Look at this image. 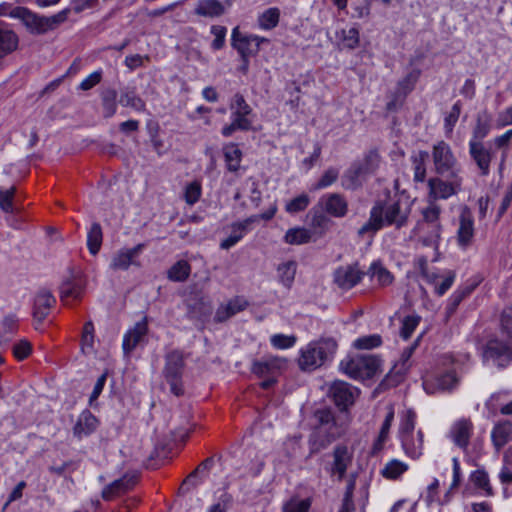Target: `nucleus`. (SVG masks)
Instances as JSON below:
<instances>
[{"instance_id":"obj_1","label":"nucleus","mask_w":512,"mask_h":512,"mask_svg":"<svg viewBox=\"0 0 512 512\" xmlns=\"http://www.w3.org/2000/svg\"><path fill=\"white\" fill-rule=\"evenodd\" d=\"M500 334L506 340H490L484 349L483 358L486 362L504 368L512 363V307L506 308L501 314Z\"/></svg>"},{"instance_id":"obj_2","label":"nucleus","mask_w":512,"mask_h":512,"mask_svg":"<svg viewBox=\"0 0 512 512\" xmlns=\"http://www.w3.org/2000/svg\"><path fill=\"white\" fill-rule=\"evenodd\" d=\"M314 419L316 426L309 437V447L311 453H318L339 437L341 432L330 408L316 410Z\"/></svg>"},{"instance_id":"obj_3","label":"nucleus","mask_w":512,"mask_h":512,"mask_svg":"<svg viewBox=\"0 0 512 512\" xmlns=\"http://www.w3.org/2000/svg\"><path fill=\"white\" fill-rule=\"evenodd\" d=\"M336 350L337 342L333 338L312 341L300 350L299 367L302 371H314L331 361Z\"/></svg>"},{"instance_id":"obj_4","label":"nucleus","mask_w":512,"mask_h":512,"mask_svg":"<svg viewBox=\"0 0 512 512\" xmlns=\"http://www.w3.org/2000/svg\"><path fill=\"white\" fill-rule=\"evenodd\" d=\"M229 109L231 111V122L221 129V134L224 137H230L236 131L253 130L256 114L242 94L236 93L233 95L229 103Z\"/></svg>"},{"instance_id":"obj_5","label":"nucleus","mask_w":512,"mask_h":512,"mask_svg":"<svg viewBox=\"0 0 512 512\" xmlns=\"http://www.w3.org/2000/svg\"><path fill=\"white\" fill-rule=\"evenodd\" d=\"M381 361L375 355L347 356L340 362V369L348 377L364 380L374 377L380 369Z\"/></svg>"},{"instance_id":"obj_6","label":"nucleus","mask_w":512,"mask_h":512,"mask_svg":"<svg viewBox=\"0 0 512 512\" xmlns=\"http://www.w3.org/2000/svg\"><path fill=\"white\" fill-rule=\"evenodd\" d=\"M431 158L433 171L438 176L461 174L462 168L459 164L451 146L444 140L437 141L432 146Z\"/></svg>"},{"instance_id":"obj_7","label":"nucleus","mask_w":512,"mask_h":512,"mask_svg":"<svg viewBox=\"0 0 512 512\" xmlns=\"http://www.w3.org/2000/svg\"><path fill=\"white\" fill-rule=\"evenodd\" d=\"M372 208L380 210L382 227L394 226L396 229L406 226L411 212L410 206L400 199H390L386 202L377 201Z\"/></svg>"},{"instance_id":"obj_8","label":"nucleus","mask_w":512,"mask_h":512,"mask_svg":"<svg viewBox=\"0 0 512 512\" xmlns=\"http://www.w3.org/2000/svg\"><path fill=\"white\" fill-rule=\"evenodd\" d=\"M463 177L461 174L455 176H434L427 181L428 198L436 202L438 199H448L462 190Z\"/></svg>"},{"instance_id":"obj_9","label":"nucleus","mask_w":512,"mask_h":512,"mask_svg":"<svg viewBox=\"0 0 512 512\" xmlns=\"http://www.w3.org/2000/svg\"><path fill=\"white\" fill-rule=\"evenodd\" d=\"M184 369L183 354L174 350L166 355V364L164 368V376L170 385V391L176 395L181 396L184 393L182 385V373Z\"/></svg>"},{"instance_id":"obj_10","label":"nucleus","mask_w":512,"mask_h":512,"mask_svg":"<svg viewBox=\"0 0 512 512\" xmlns=\"http://www.w3.org/2000/svg\"><path fill=\"white\" fill-rule=\"evenodd\" d=\"M357 263L340 266L333 273V281L341 290L347 291L355 287L365 276Z\"/></svg>"},{"instance_id":"obj_11","label":"nucleus","mask_w":512,"mask_h":512,"mask_svg":"<svg viewBox=\"0 0 512 512\" xmlns=\"http://www.w3.org/2000/svg\"><path fill=\"white\" fill-rule=\"evenodd\" d=\"M459 383V379L455 372L448 371L446 373L427 377L423 380V389L427 394L433 395L437 393L451 392Z\"/></svg>"},{"instance_id":"obj_12","label":"nucleus","mask_w":512,"mask_h":512,"mask_svg":"<svg viewBox=\"0 0 512 512\" xmlns=\"http://www.w3.org/2000/svg\"><path fill=\"white\" fill-rule=\"evenodd\" d=\"M474 217L471 210L464 206L459 215V226L456 232V240L459 247L466 249L469 247L474 238Z\"/></svg>"},{"instance_id":"obj_13","label":"nucleus","mask_w":512,"mask_h":512,"mask_svg":"<svg viewBox=\"0 0 512 512\" xmlns=\"http://www.w3.org/2000/svg\"><path fill=\"white\" fill-rule=\"evenodd\" d=\"M358 392L349 383L337 380L330 385L328 394L338 407L346 409L354 403Z\"/></svg>"},{"instance_id":"obj_14","label":"nucleus","mask_w":512,"mask_h":512,"mask_svg":"<svg viewBox=\"0 0 512 512\" xmlns=\"http://www.w3.org/2000/svg\"><path fill=\"white\" fill-rule=\"evenodd\" d=\"M286 360L278 356H266L252 363L251 371L260 378L278 376L286 367Z\"/></svg>"},{"instance_id":"obj_15","label":"nucleus","mask_w":512,"mask_h":512,"mask_svg":"<svg viewBox=\"0 0 512 512\" xmlns=\"http://www.w3.org/2000/svg\"><path fill=\"white\" fill-rule=\"evenodd\" d=\"M469 154L473 159L481 176H488L490 173V164L494 153L490 148L485 147L481 141H469Z\"/></svg>"},{"instance_id":"obj_16","label":"nucleus","mask_w":512,"mask_h":512,"mask_svg":"<svg viewBox=\"0 0 512 512\" xmlns=\"http://www.w3.org/2000/svg\"><path fill=\"white\" fill-rule=\"evenodd\" d=\"M148 333V319L143 317L136 322L123 336L122 348L126 355L130 354L138 345H140Z\"/></svg>"},{"instance_id":"obj_17","label":"nucleus","mask_w":512,"mask_h":512,"mask_svg":"<svg viewBox=\"0 0 512 512\" xmlns=\"http://www.w3.org/2000/svg\"><path fill=\"white\" fill-rule=\"evenodd\" d=\"M333 462L330 469L331 476H337L342 480L347 469L352 465L353 451L345 445H337L333 449Z\"/></svg>"},{"instance_id":"obj_18","label":"nucleus","mask_w":512,"mask_h":512,"mask_svg":"<svg viewBox=\"0 0 512 512\" xmlns=\"http://www.w3.org/2000/svg\"><path fill=\"white\" fill-rule=\"evenodd\" d=\"M258 36H243L239 33L238 27L234 28L232 31V46L239 52L241 58H249L252 55H255L258 50L261 41Z\"/></svg>"},{"instance_id":"obj_19","label":"nucleus","mask_w":512,"mask_h":512,"mask_svg":"<svg viewBox=\"0 0 512 512\" xmlns=\"http://www.w3.org/2000/svg\"><path fill=\"white\" fill-rule=\"evenodd\" d=\"M230 6V0H198L194 13L200 17L219 18L226 13Z\"/></svg>"},{"instance_id":"obj_20","label":"nucleus","mask_w":512,"mask_h":512,"mask_svg":"<svg viewBox=\"0 0 512 512\" xmlns=\"http://www.w3.org/2000/svg\"><path fill=\"white\" fill-rule=\"evenodd\" d=\"M319 205L326 213L336 218H342L348 213V202L339 193L323 195L319 200Z\"/></svg>"},{"instance_id":"obj_21","label":"nucleus","mask_w":512,"mask_h":512,"mask_svg":"<svg viewBox=\"0 0 512 512\" xmlns=\"http://www.w3.org/2000/svg\"><path fill=\"white\" fill-rule=\"evenodd\" d=\"M15 193L16 187L12 186L8 189L0 187V210L4 212L7 217L6 220L14 228H18L17 222L12 216H18L21 214L22 208L15 204Z\"/></svg>"},{"instance_id":"obj_22","label":"nucleus","mask_w":512,"mask_h":512,"mask_svg":"<svg viewBox=\"0 0 512 512\" xmlns=\"http://www.w3.org/2000/svg\"><path fill=\"white\" fill-rule=\"evenodd\" d=\"M56 303L55 297L47 289L38 291L34 298L33 317L38 323H42L49 315L51 308Z\"/></svg>"},{"instance_id":"obj_23","label":"nucleus","mask_w":512,"mask_h":512,"mask_svg":"<svg viewBox=\"0 0 512 512\" xmlns=\"http://www.w3.org/2000/svg\"><path fill=\"white\" fill-rule=\"evenodd\" d=\"M84 290V284L79 274L71 273L60 286V298L63 302L80 299Z\"/></svg>"},{"instance_id":"obj_24","label":"nucleus","mask_w":512,"mask_h":512,"mask_svg":"<svg viewBox=\"0 0 512 512\" xmlns=\"http://www.w3.org/2000/svg\"><path fill=\"white\" fill-rule=\"evenodd\" d=\"M472 431V422L468 419H460L452 425L450 437L456 446L461 449H466L469 445Z\"/></svg>"},{"instance_id":"obj_25","label":"nucleus","mask_w":512,"mask_h":512,"mask_svg":"<svg viewBox=\"0 0 512 512\" xmlns=\"http://www.w3.org/2000/svg\"><path fill=\"white\" fill-rule=\"evenodd\" d=\"M248 306V302L242 297H234L230 299L227 303L221 304L215 313L214 320L216 322L222 323L236 315L237 313L243 311Z\"/></svg>"},{"instance_id":"obj_26","label":"nucleus","mask_w":512,"mask_h":512,"mask_svg":"<svg viewBox=\"0 0 512 512\" xmlns=\"http://www.w3.org/2000/svg\"><path fill=\"white\" fill-rule=\"evenodd\" d=\"M441 207L434 201L429 200V205L422 210V220L417 224L416 231H423L429 225L434 232L439 229Z\"/></svg>"},{"instance_id":"obj_27","label":"nucleus","mask_w":512,"mask_h":512,"mask_svg":"<svg viewBox=\"0 0 512 512\" xmlns=\"http://www.w3.org/2000/svg\"><path fill=\"white\" fill-rule=\"evenodd\" d=\"M257 222V217H248L241 222H236L232 224V234L226 239L222 240L220 243V248L224 250H228L234 245H236L247 232L249 226Z\"/></svg>"},{"instance_id":"obj_28","label":"nucleus","mask_w":512,"mask_h":512,"mask_svg":"<svg viewBox=\"0 0 512 512\" xmlns=\"http://www.w3.org/2000/svg\"><path fill=\"white\" fill-rule=\"evenodd\" d=\"M97 426V418L89 410H84L73 427V434L78 438H82L93 433Z\"/></svg>"},{"instance_id":"obj_29","label":"nucleus","mask_w":512,"mask_h":512,"mask_svg":"<svg viewBox=\"0 0 512 512\" xmlns=\"http://www.w3.org/2000/svg\"><path fill=\"white\" fill-rule=\"evenodd\" d=\"M400 440L402 448L408 457L418 459L423 454L424 441L421 430H418L416 434L402 436Z\"/></svg>"},{"instance_id":"obj_30","label":"nucleus","mask_w":512,"mask_h":512,"mask_svg":"<svg viewBox=\"0 0 512 512\" xmlns=\"http://www.w3.org/2000/svg\"><path fill=\"white\" fill-rule=\"evenodd\" d=\"M18 16L32 33L43 34L49 30L46 17L38 16L24 8L18 11Z\"/></svg>"},{"instance_id":"obj_31","label":"nucleus","mask_w":512,"mask_h":512,"mask_svg":"<svg viewBox=\"0 0 512 512\" xmlns=\"http://www.w3.org/2000/svg\"><path fill=\"white\" fill-rule=\"evenodd\" d=\"M360 42L359 30L356 27L340 29L335 32V44L339 49L354 50Z\"/></svg>"},{"instance_id":"obj_32","label":"nucleus","mask_w":512,"mask_h":512,"mask_svg":"<svg viewBox=\"0 0 512 512\" xmlns=\"http://www.w3.org/2000/svg\"><path fill=\"white\" fill-rule=\"evenodd\" d=\"M18 46V37L9 26L0 22V59L12 53Z\"/></svg>"},{"instance_id":"obj_33","label":"nucleus","mask_w":512,"mask_h":512,"mask_svg":"<svg viewBox=\"0 0 512 512\" xmlns=\"http://www.w3.org/2000/svg\"><path fill=\"white\" fill-rule=\"evenodd\" d=\"M143 245L138 244L137 246L131 249H122L120 250L111 261V268L114 270H126L129 268L131 264H133V259L140 253Z\"/></svg>"},{"instance_id":"obj_34","label":"nucleus","mask_w":512,"mask_h":512,"mask_svg":"<svg viewBox=\"0 0 512 512\" xmlns=\"http://www.w3.org/2000/svg\"><path fill=\"white\" fill-rule=\"evenodd\" d=\"M371 279H376L379 287L390 286L394 281L393 274L385 268L380 262H373L367 273Z\"/></svg>"},{"instance_id":"obj_35","label":"nucleus","mask_w":512,"mask_h":512,"mask_svg":"<svg viewBox=\"0 0 512 512\" xmlns=\"http://www.w3.org/2000/svg\"><path fill=\"white\" fill-rule=\"evenodd\" d=\"M366 176L360 166L353 163L342 175L341 185L346 190H356L361 186V177Z\"/></svg>"},{"instance_id":"obj_36","label":"nucleus","mask_w":512,"mask_h":512,"mask_svg":"<svg viewBox=\"0 0 512 512\" xmlns=\"http://www.w3.org/2000/svg\"><path fill=\"white\" fill-rule=\"evenodd\" d=\"M512 434V423L504 421L495 425L491 437L494 446L497 450H500L510 440Z\"/></svg>"},{"instance_id":"obj_37","label":"nucleus","mask_w":512,"mask_h":512,"mask_svg":"<svg viewBox=\"0 0 512 512\" xmlns=\"http://www.w3.org/2000/svg\"><path fill=\"white\" fill-rule=\"evenodd\" d=\"M297 271V263L293 260L283 262L277 267V275L279 282L290 289L293 285Z\"/></svg>"},{"instance_id":"obj_38","label":"nucleus","mask_w":512,"mask_h":512,"mask_svg":"<svg viewBox=\"0 0 512 512\" xmlns=\"http://www.w3.org/2000/svg\"><path fill=\"white\" fill-rule=\"evenodd\" d=\"M224 159L227 169L231 172H236L240 168L242 160V151L235 143H229L223 147Z\"/></svg>"},{"instance_id":"obj_39","label":"nucleus","mask_w":512,"mask_h":512,"mask_svg":"<svg viewBox=\"0 0 512 512\" xmlns=\"http://www.w3.org/2000/svg\"><path fill=\"white\" fill-rule=\"evenodd\" d=\"M429 157L427 151H419L411 156L413 166V180L423 183L426 180V160Z\"/></svg>"},{"instance_id":"obj_40","label":"nucleus","mask_w":512,"mask_h":512,"mask_svg":"<svg viewBox=\"0 0 512 512\" xmlns=\"http://www.w3.org/2000/svg\"><path fill=\"white\" fill-rule=\"evenodd\" d=\"M442 225H439L437 232H434V228L427 225L423 231H417L419 242L426 247H433L435 250L438 249V245L441 238Z\"/></svg>"},{"instance_id":"obj_41","label":"nucleus","mask_w":512,"mask_h":512,"mask_svg":"<svg viewBox=\"0 0 512 512\" xmlns=\"http://www.w3.org/2000/svg\"><path fill=\"white\" fill-rule=\"evenodd\" d=\"M379 213L380 210H378V208H371L368 221L358 230L360 237H364L366 234L373 236L377 231L383 228Z\"/></svg>"},{"instance_id":"obj_42","label":"nucleus","mask_w":512,"mask_h":512,"mask_svg":"<svg viewBox=\"0 0 512 512\" xmlns=\"http://www.w3.org/2000/svg\"><path fill=\"white\" fill-rule=\"evenodd\" d=\"M408 470V465L398 459H392L385 464L381 470V474L386 479H398Z\"/></svg>"},{"instance_id":"obj_43","label":"nucleus","mask_w":512,"mask_h":512,"mask_svg":"<svg viewBox=\"0 0 512 512\" xmlns=\"http://www.w3.org/2000/svg\"><path fill=\"white\" fill-rule=\"evenodd\" d=\"M119 103L137 112H144L146 110L145 102L133 90L123 91L120 95Z\"/></svg>"},{"instance_id":"obj_44","label":"nucleus","mask_w":512,"mask_h":512,"mask_svg":"<svg viewBox=\"0 0 512 512\" xmlns=\"http://www.w3.org/2000/svg\"><path fill=\"white\" fill-rule=\"evenodd\" d=\"M103 115L105 118H111L117 111V91L115 89H106L102 96Z\"/></svg>"},{"instance_id":"obj_45","label":"nucleus","mask_w":512,"mask_h":512,"mask_svg":"<svg viewBox=\"0 0 512 512\" xmlns=\"http://www.w3.org/2000/svg\"><path fill=\"white\" fill-rule=\"evenodd\" d=\"M102 244V228L99 223L91 225L87 235V246L92 255H96Z\"/></svg>"},{"instance_id":"obj_46","label":"nucleus","mask_w":512,"mask_h":512,"mask_svg":"<svg viewBox=\"0 0 512 512\" xmlns=\"http://www.w3.org/2000/svg\"><path fill=\"white\" fill-rule=\"evenodd\" d=\"M360 166L361 171L366 175L374 173L380 164V155L376 150H370L367 152L360 162H355Z\"/></svg>"},{"instance_id":"obj_47","label":"nucleus","mask_w":512,"mask_h":512,"mask_svg":"<svg viewBox=\"0 0 512 512\" xmlns=\"http://www.w3.org/2000/svg\"><path fill=\"white\" fill-rule=\"evenodd\" d=\"M190 271L189 263L185 260H180L168 270V278L175 282H183L189 277Z\"/></svg>"},{"instance_id":"obj_48","label":"nucleus","mask_w":512,"mask_h":512,"mask_svg":"<svg viewBox=\"0 0 512 512\" xmlns=\"http://www.w3.org/2000/svg\"><path fill=\"white\" fill-rule=\"evenodd\" d=\"M311 232L305 228H291L285 234V241L292 245H301L311 240Z\"/></svg>"},{"instance_id":"obj_49","label":"nucleus","mask_w":512,"mask_h":512,"mask_svg":"<svg viewBox=\"0 0 512 512\" xmlns=\"http://www.w3.org/2000/svg\"><path fill=\"white\" fill-rule=\"evenodd\" d=\"M474 289V286L473 285H467V286H463V287H460L458 288L452 295L451 297L449 298V303L446 307V310H447V313L449 315H452L457 307L459 306V304L468 296L472 293Z\"/></svg>"},{"instance_id":"obj_50","label":"nucleus","mask_w":512,"mask_h":512,"mask_svg":"<svg viewBox=\"0 0 512 512\" xmlns=\"http://www.w3.org/2000/svg\"><path fill=\"white\" fill-rule=\"evenodd\" d=\"M279 17L280 11L278 8H269L258 17L259 26L265 30L273 29L277 26Z\"/></svg>"},{"instance_id":"obj_51","label":"nucleus","mask_w":512,"mask_h":512,"mask_svg":"<svg viewBox=\"0 0 512 512\" xmlns=\"http://www.w3.org/2000/svg\"><path fill=\"white\" fill-rule=\"evenodd\" d=\"M415 422H416V413L411 409L406 410L401 417V423H400V427H399V437L401 438L402 436L414 434Z\"/></svg>"},{"instance_id":"obj_52","label":"nucleus","mask_w":512,"mask_h":512,"mask_svg":"<svg viewBox=\"0 0 512 512\" xmlns=\"http://www.w3.org/2000/svg\"><path fill=\"white\" fill-rule=\"evenodd\" d=\"M393 420H394V409L392 406H390L388 413L382 423L378 439L376 440V442L374 444L375 450H380L382 448L384 442L387 440L389 430L391 428Z\"/></svg>"},{"instance_id":"obj_53","label":"nucleus","mask_w":512,"mask_h":512,"mask_svg":"<svg viewBox=\"0 0 512 512\" xmlns=\"http://www.w3.org/2000/svg\"><path fill=\"white\" fill-rule=\"evenodd\" d=\"M339 177V170L334 167H330L320 177L318 182L314 185L315 190H320L331 186L337 181Z\"/></svg>"},{"instance_id":"obj_54","label":"nucleus","mask_w":512,"mask_h":512,"mask_svg":"<svg viewBox=\"0 0 512 512\" xmlns=\"http://www.w3.org/2000/svg\"><path fill=\"white\" fill-rule=\"evenodd\" d=\"M471 481L479 489L486 492L487 495L492 494V487L489 482L488 474L484 470H476L471 475Z\"/></svg>"},{"instance_id":"obj_55","label":"nucleus","mask_w":512,"mask_h":512,"mask_svg":"<svg viewBox=\"0 0 512 512\" xmlns=\"http://www.w3.org/2000/svg\"><path fill=\"white\" fill-rule=\"evenodd\" d=\"M420 319L421 318L418 315H409L403 319L402 327L400 330V335L403 339L406 340L410 338V336L418 326Z\"/></svg>"},{"instance_id":"obj_56","label":"nucleus","mask_w":512,"mask_h":512,"mask_svg":"<svg viewBox=\"0 0 512 512\" xmlns=\"http://www.w3.org/2000/svg\"><path fill=\"white\" fill-rule=\"evenodd\" d=\"M309 203H310V199H309L308 195L301 194V195L293 198L286 204V211L291 214L301 212L307 208Z\"/></svg>"},{"instance_id":"obj_57","label":"nucleus","mask_w":512,"mask_h":512,"mask_svg":"<svg viewBox=\"0 0 512 512\" xmlns=\"http://www.w3.org/2000/svg\"><path fill=\"white\" fill-rule=\"evenodd\" d=\"M382 343L378 334L367 335L355 340L354 347L357 349H373L379 347Z\"/></svg>"},{"instance_id":"obj_58","label":"nucleus","mask_w":512,"mask_h":512,"mask_svg":"<svg viewBox=\"0 0 512 512\" xmlns=\"http://www.w3.org/2000/svg\"><path fill=\"white\" fill-rule=\"evenodd\" d=\"M271 344L276 349H288L296 343V337L293 335L275 334L271 336Z\"/></svg>"},{"instance_id":"obj_59","label":"nucleus","mask_w":512,"mask_h":512,"mask_svg":"<svg viewBox=\"0 0 512 512\" xmlns=\"http://www.w3.org/2000/svg\"><path fill=\"white\" fill-rule=\"evenodd\" d=\"M420 70L414 69L411 72H409L404 79L399 81V89L404 93L407 94L410 91L413 90L416 82L418 81L420 77Z\"/></svg>"},{"instance_id":"obj_60","label":"nucleus","mask_w":512,"mask_h":512,"mask_svg":"<svg viewBox=\"0 0 512 512\" xmlns=\"http://www.w3.org/2000/svg\"><path fill=\"white\" fill-rule=\"evenodd\" d=\"M311 500L309 498L303 500H290L283 506V512H309Z\"/></svg>"},{"instance_id":"obj_61","label":"nucleus","mask_w":512,"mask_h":512,"mask_svg":"<svg viewBox=\"0 0 512 512\" xmlns=\"http://www.w3.org/2000/svg\"><path fill=\"white\" fill-rule=\"evenodd\" d=\"M211 33L214 35V40L211 43V48L213 50L222 49L225 44V36L227 33V29L224 26L213 25L211 27Z\"/></svg>"},{"instance_id":"obj_62","label":"nucleus","mask_w":512,"mask_h":512,"mask_svg":"<svg viewBox=\"0 0 512 512\" xmlns=\"http://www.w3.org/2000/svg\"><path fill=\"white\" fill-rule=\"evenodd\" d=\"M31 351L32 345L26 339H22L16 342L12 347L13 355L18 360H24L25 358H27L30 355Z\"/></svg>"},{"instance_id":"obj_63","label":"nucleus","mask_w":512,"mask_h":512,"mask_svg":"<svg viewBox=\"0 0 512 512\" xmlns=\"http://www.w3.org/2000/svg\"><path fill=\"white\" fill-rule=\"evenodd\" d=\"M201 196V185L194 181L188 184L185 188L184 199L187 204L193 205L195 204Z\"/></svg>"},{"instance_id":"obj_64","label":"nucleus","mask_w":512,"mask_h":512,"mask_svg":"<svg viewBox=\"0 0 512 512\" xmlns=\"http://www.w3.org/2000/svg\"><path fill=\"white\" fill-rule=\"evenodd\" d=\"M232 502V496L229 493H223L217 503L210 506L207 512H227Z\"/></svg>"}]
</instances>
